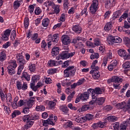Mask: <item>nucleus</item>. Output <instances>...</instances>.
Instances as JSON below:
<instances>
[{
    "mask_svg": "<svg viewBox=\"0 0 130 130\" xmlns=\"http://www.w3.org/2000/svg\"><path fill=\"white\" fill-rule=\"evenodd\" d=\"M39 118V116L38 114H28L24 115L21 118L22 121L26 122V124L22 127V130H27L30 128L34 124V121L32 120H37Z\"/></svg>",
    "mask_w": 130,
    "mask_h": 130,
    "instance_id": "f257e3e1",
    "label": "nucleus"
},
{
    "mask_svg": "<svg viewBox=\"0 0 130 130\" xmlns=\"http://www.w3.org/2000/svg\"><path fill=\"white\" fill-rule=\"evenodd\" d=\"M59 40V35L58 34H50L47 39L48 48L51 47V45H55Z\"/></svg>",
    "mask_w": 130,
    "mask_h": 130,
    "instance_id": "f03ea898",
    "label": "nucleus"
},
{
    "mask_svg": "<svg viewBox=\"0 0 130 130\" xmlns=\"http://www.w3.org/2000/svg\"><path fill=\"white\" fill-rule=\"evenodd\" d=\"M123 79L120 76H113L112 79L108 80V84H110L111 83H114L113 87L115 89H117L118 86L121 83H122Z\"/></svg>",
    "mask_w": 130,
    "mask_h": 130,
    "instance_id": "7ed1b4c3",
    "label": "nucleus"
},
{
    "mask_svg": "<svg viewBox=\"0 0 130 130\" xmlns=\"http://www.w3.org/2000/svg\"><path fill=\"white\" fill-rule=\"evenodd\" d=\"M75 66H69L63 71V77L64 78H71L76 75V69Z\"/></svg>",
    "mask_w": 130,
    "mask_h": 130,
    "instance_id": "20e7f679",
    "label": "nucleus"
},
{
    "mask_svg": "<svg viewBox=\"0 0 130 130\" xmlns=\"http://www.w3.org/2000/svg\"><path fill=\"white\" fill-rule=\"evenodd\" d=\"M99 9V0H92V3L89 7V13L91 15H96Z\"/></svg>",
    "mask_w": 130,
    "mask_h": 130,
    "instance_id": "39448f33",
    "label": "nucleus"
},
{
    "mask_svg": "<svg viewBox=\"0 0 130 130\" xmlns=\"http://www.w3.org/2000/svg\"><path fill=\"white\" fill-rule=\"evenodd\" d=\"M74 54H76V52H69L68 51H64L59 54L58 57L60 59H68L73 57Z\"/></svg>",
    "mask_w": 130,
    "mask_h": 130,
    "instance_id": "423d86ee",
    "label": "nucleus"
},
{
    "mask_svg": "<svg viewBox=\"0 0 130 130\" xmlns=\"http://www.w3.org/2000/svg\"><path fill=\"white\" fill-rule=\"evenodd\" d=\"M122 41V40L119 37L110 36L107 38V42L110 45L113 44V43H121Z\"/></svg>",
    "mask_w": 130,
    "mask_h": 130,
    "instance_id": "0eeeda50",
    "label": "nucleus"
},
{
    "mask_svg": "<svg viewBox=\"0 0 130 130\" xmlns=\"http://www.w3.org/2000/svg\"><path fill=\"white\" fill-rule=\"evenodd\" d=\"M86 45L87 46H90V47L94 48L96 46H100L101 45V41H100V39H95L94 40V43L88 41L86 42Z\"/></svg>",
    "mask_w": 130,
    "mask_h": 130,
    "instance_id": "6e6552de",
    "label": "nucleus"
},
{
    "mask_svg": "<svg viewBox=\"0 0 130 130\" xmlns=\"http://www.w3.org/2000/svg\"><path fill=\"white\" fill-rule=\"evenodd\" d=\"M90 74L92 75V78H93L95 80H98V79L100 78L99 67H96L95 69H92L90 72Z\"/></svg>",
    "mask_w": 130,
    "mask_h": 130,
    "instance_id": "1a4fd4ad",
    "label": "nucleus"
},
{
    "mask_svg": "<svg viewBox=\"0 0 130 130\" xmlns=\"http://www.w3.org/2000/svg\"><path fill=\"white\" fill-rule=\"evenodd\" d=\"M88 91L89 92V93L92 92L96 95H100L101 94H103V92H104V89L101 88L100 87H95L94 88V89L89 88Z\"/></svg>",
    "mask_w": 130,
    "mask_h": 130,
    "instance_id": "9d476101",
    "label": "nucleus"
},
{
    "mask_svg": "<svg viewBox=\"0 0 130 130\" xmlns=\"http://www.w3.org/2000/svg\"><path fill=\"white\" fill-rule=\"evenodd\" d=\"M117 68V60H112L108 66V70L111 72Z\"/></svg>",
    "mask_w": 130,
    "mask_h": 130,
    "instance_id": "9b49d317",
    "label": "nucleus"
},
{
    "mask_svg": "<svg viewBox=\"0 0 130 130\" xmlns=\"http://www.w3.org/2000/svg\"><path fill=\"white\" fill-rule=\"evenodd\" d=\"M90 94H91V92L89 91V89H87V91L80 94V96L81 97V100H83V101L88 100L89 97H90Z\"/></svg>",
    "mask_w": 130,
    "mask_h": 130,
    "instance_id": "f8f14e48",
    "label": "nucleus"
},
{
    "mask_svg": "<svg viewBox=\"0 0 130 130\" xmlns=\"http://www.w3.org/2000/svg\"><path fill=\"white\" fill-rule=\"evenodd\" d=\"M59 109L60 111L63 113V114H64L65 115H68V113H69V108H68V107L66 105H62L61 106H60Z\"/></svg>",
    "mask_w": 130,
    "mask_h": 130,
    "instance_id": "ddd939ff",
    "label": "nucleus"
},
{
    "mask_svg": "<svg viewBox=\"0 0 130 130\" xmlns=\"http://www.w3.org/2000/svg\"><path fill=\"white\" fill-rule=\"evenodd\" d=\"M62 42L64 45H69L71 43V39L68 36H62Z\"/></svg>",
    "mask_w": 130,
    "mask_h": 130,
    "instance_id": "4468645a",
    "label": "nucleus"
},
{
    "mask_svg": "<svg viewBox=\"0 0 130 130\" xmlns=\"http://www.w3.org/2000/svg\"><path fill=\"white\" fill-rule=\"evenodd\" d=\"M22 76L21 77V79L22 80H24L25 81H26L27 82H29L30 80H31V77L30 76V75L28 74V73L26 72H23L22 73Z\"/></svg>",
    "mask_w": 130,
    "mask_h": 130,
    "instance_id": "2eb2a0df",
    "label": "nucleus"
},
{
    "mask_svg": "<svg viewBox=\"0 0 130 130\" xmlns=\"http://www.w3.org/2000/svg\"><path fill=\"white\" fill-rule=\"evenodd\" d=\"M104 126H105V125L103 124V122H101L94 123L92 125V127L93 128V129H97V128H99V127L101 128H103Z\"/></svg>",
    "mask_w": 130,
    "mask_h": 130,
    "instance_id": "dca6fc26",
    "label": "nucleus"
},
{
    "mask_svg": "<svg viewBox=\"0 0 130 130\" xmlns=\"http://www.w3.org/2000/svg\"><path fill=\"white\" fill-rule=\"evenodd\" d=\"M117 106L119 107V109H123V111H124V112H126L129 109V105H124L123 104H118Z\"/></svg>",
    "mask_w": 130,
    "mask_h": 130,
    "instance_id": "f3484780",
    "label": "nucleus"
},
{
    "mask_svg": "<svg viewBox=\"0 0 130 130\" xmlns=\"http://www.w3.org/2000/svg\"><path fill=\"white\" fill-rule=\"evenodd\" d=\"M47 64H48V67H50V68H53V67H57V66H58V63H57V61L50 59L48 61Z\"/></svg>",
    "mask_w": 130,
    "mask_h": 130,
    "instance_id": "a211bd4d",
    "label": "nucleus"
},
{
    "mask_svg": "<svg viewBox=\"0 0 130 130\" xmlns=\"http://www.w3.org/2000/svg\"><path fill=\"white\" fill-rule=\"evenodd\" d=\"M22 4H23L22 0L15 1L13 3V8H14L15 10H18L19 7H21V5H22Z\"/></svg>",
    "mask_w": 130,
    "mask_h": 130,
    "instance_id": "6ab92c4d",
    "label": "nucleus"
},
{
    "mask_svg": "<svg viewBox=\"0 0 130 130\" xmlns=\"http://www.w3.org/2000/svg\"><path fill=\"white\" fill-rule=\"evenodd\" d=\"M59 48L57 47H54L52 49L51 54L52 56H56L57 54H59Z\"/></svg>",
    "mask_w": 130,
    "mask_h": 130,
    "instance_id": "aec40b11",
    "label": "nucleus"
},
{
    "mask_svg": "<svg viewBox=\"0 0 130 130\" xmlns=\"http://www.w3.org/2000/svg\"><path fill=\"white\" fill-rule=\"evenodd\" d=\"M72 30L76 33H81L82 32V27L79 25H75L73 26Z\"/></svg>",
    "mask_w": 130,
    "mask_h": 130,
    "instance_id": "412c9836",
    "label": "nucleus"
},
{
    "mask_svg": "<svg viewBox=\"0 0 130 130\" xmlns=\"http://www.w3.org/2000/svg\"><path fill=\"white\" fill-rule=\"evenodd\" d=\"M56 100H55L52 101H50L48 104V106L50 109L53 110L55 108V106L56 105Z\"/></svg>",
    "mask_w": 130,
    "mask_h": 130,
    "instance_id": "4be33fe9",
    "label": "nucleus"
},
{
    "mask_svg": "<svg viewBox=\"0 0 130 130\" xmlns=\"http://www.w3.org/2000/svg\"><path fill=\"white\" fill-rule=\"evenodd\" d=\"M123 41L125 43V44L128 47H130V39L127 37H125L123 38ZM128 52L130 54V48L127 49Z\"/></svg>",
    "mask_w": 130,
    "mask_h": 130,
    "instance_id": "5701e85b",
    "label": "nucleus"
},
{
    "mask_svg": "<svg viewBox=\"0 0 130 130\" xmlns=\"http://www.w3.org/2000/svg\"><path fill=\"white\" fill-rule=\"evenodd\" d=\"M48 124H50V125L54 126V122L50 121L49 119H47V120H44L43 121V126H48Z\"/></svg>",
    "mask_w": 130,
    "mask_h": 130,
    "instance_id": "b1692460",
    "label": "nucleus"
},
{
    "mask_svg": "<svg viewBox=\"0 0 130 130\" xmlns=\"http://www.w3.org/2000/svg\"><path fill=\"white\" fill-rule=\"evenodd\" d=\"M126 51L124 49H120L118 51V55H119V56H121V57H125V55H126Z\"/></svg>",
    "mask_w": 130,
    "mask_h": 130,
    "instance_id": "393cba45",
    "label": "nucleus"
},
{
    "mask_svg": "<svg viewBox=\"0 0 130 130\" xmlns=\"http://www.w3.org/2000/svg\"><path fill=\"white\" fill-rule=\"evenodd\" d=\"M112 22H107L104 27V30L106 31V32H108L110 31L111 29H112Z\"/></svg>",
    "mask_w": 130,
    "mask_h": 130,
    "instance_id": "a878e982",
    "label": "nucleus"
},
{
    "mask_svg": "<svg viewBox=\"0 0 130 130\" xmlns=\"http://www.w3.org/2000/svg\"><path fill=\"white\" fill-rule=\"evenodd\" d=\"M44 5L46 8H49V7H53L54 6V2L51 0H47L44 3Z\"/></svg>",
    "mask_w": 130,
    "mask_h": 130,
    "instance_id": "bb28decb",
    "label": "nucleus"
},
{
    "mask_svg": "<svg viewBox=\"0 0 130 130\" xmlns=\"http://www.w3.org/2000/svg\"><path fill=\"white\" fill-rule=\"evenodd\" d=\"M60 6L59 5H56L54 4V5L53 6V8L54 9V13L57 15L58 14H59L60 12Z\"/></svg>",
    "mask_w": 130,
    "mask_h": 130,
    "instance_id": "cd10ccee",
    "label": "nucleus"
},
{
    "mask_svg": "<svg viewBox=\"0 0 130 130\" xmlns=\"http://www.w3.org/2000/svg\"><path fill=\"white\" fill-rule=\"evenodd\" d=\"M117 117H115V116H109L107 117V120L110 122H114L117 121Z\"/></svg>",
    "mask_w": 130,
    "mask_h": 130,
    "instance_id": "c85d7f7f",
    "label": "nucleus"
},
{
    "mask_svg": "<svg viewBox=\"0 0 130 130\" xmlns=\"http://www.w3.org/2000/svg\"><path fill=\"white\" fill-rule=\"evenodd\" d=\"M36 98V96H33L28 99L27 100V105H29V106L33 105V104L34 103V102H35Z\"/></svg>",
    "mask_w": 130,
    "mask_h": 130,
    "instance_id": "c756f323",
    "label": "nucleus"
},
{
    "mask_svg": "<svg viewBox=\"0 0 130 130\" xmlns=\"http://www.w3.org/2000/svg\"><path fill=\"white\" fill-rule=\"evenodd\" d=\"M7 59V54L5 51L0 52V61H5Z\"/></svg>",
    "mask_w": 130,
    "mask_h": 130,
    "instance_id": "7c9ffc66",
    "label": "nucleus"
},
{
    "mask_svg": "<svg viewBox=\"0 0 130 130\" xmlns=\"http://www.w3.org/2000/svg\"><path fill=\"white\" fill-rule=\"evenodd\" d=\"M83 117L84 118V121L86 122V120H92L94 118V115L91 114H87Z\"/></svg>",
    "mask_w": 130,
    "mask_h": 130,
    "instance_id": "2f4dec72",
    "label": "nucleus"
},
{
    "mask_svg": "<svg viewBox=\"0 0 130 130\" xmlns=\"http://www.w3.org/2000/svg\"><path fill=\"white\" fill-rule=\"evenodd\" d=\"M29 18L28 17H25L24 19V26L25 29H28V27H29Z\"/></svg>",
    "mask_w": 130,
    "mask_h": 130,
    "instance_id": "473e14b6",
    "label": "nucleus"
},
{
    "mask_svg": "<svg viewBox=\"0 0 130 130\" xmlns=\"http://www.w3.org/2000/svg\"><path fill=\"white\" fill-rule=\"evenodd\" d=\"M28 69L31 73H34L36 70V66H35V64L30 63L28 64Z\"/></svg>",
    "mask_w": 130,
    "mask_h": 130,
    "instance_id": "72a5a7b5",
    "label": "nucleus"
},
{
    "mask_svg": "<svg viewBox=\"0 0 130 130\" xmlns=\"http://www.w3.org/2000/svg\"><path fill=\"white\" fill-rule=\"evenodd\" d=\"M80 109L81 111H86V110H90L91 107L90 106V105H85L82 106Z\"/></svg>",
    "mask_w": 130,
    "mask_h": 130,
    "instance_id": "f704fd0d",
    "label": "nucleus"
},
{
    "mask_svg": "<svg viewBox=\"0 0 130 130\" xmlns=\"http://www.w3.org/2000/svg\"><path fill=\"white\" fill-rule=\"evenodd\" d=\"M42 24L43 27H47L49 24V19L48 18L43 19Z\"/></svg>",
    "mask_w": 130,
    "mask_h": 130,
    "instance_id": "c9c22d12",
    "label": "nucleus"
},
{
    "mask_svg": "<svg viewBox=\"0 0 130 130\" xmlns=\"http://www.w3.org/2000/svg\"><path fill=\"white\" fill-rule=\"evenodd\" d=\"M96 102L99 105H102L105 102V98L100 97L98 98Z\"/></svg>",
    "mask_w": 130,
    "mask_h": 130,
    "instance_id": "e433bc0d",
    "label": "nucleus"
},
{
    "mask_svg": "<svg viewBox=\"0 0 130 130\" xmlns=\"http://www.w3.org/2000/svg\"><path fill=\"white\" fill-rule=\"evenodd\" d=\"M40 80V75H34L31 77V82H35V83H37L38 81Z\"/></svg>",
    "mask_w": 130,
    "mask_h": 130,
    "instance_id": "4c0bfd02",
    "label": "nucleus"
},
{
    "mask_svg": "<svg viewBox=\"0 0 130 130\" xmlns=\"http://www.w3.org/2000/svg\"><path fill=\"white\" fill-rule=\"evenodd\" d=\"M7 69H8V74L11 76L14 75L15 73H16V71H15V69L12 68L11 67H8Z\"/></svg>",
    "mask_w": 130,
    "mask_h": 130,
    "instance_id": "58836bf2",
    "label": "nucleus"
},
{
    "mask_svg": "<svg viewBox=\"0 0 130 130\" xmlns=\"http://www.w3.org/2000/svg\"><path fill=\"white\" fill-rule=\"evenodd\" d=\"M8 67H11L12 69L17 68V61L15 60H12L10 62V65Z\"/></svg>",
    "mask_w": 130,
    "mask_h": 130,
    "instance_id": "ea45409f",
    "label": "nucleus"
},
{
    "mask_svg": "<svg viewBox=\"0 0 130 130\" xmlns=\"http://www.w3.org/2000/svg\"><path fill=\"white\" fill-rule=\"evenodd\" d=\"M69 5H70V3H69V0H64L63 7L65 11H68V10H69Z\"/></svg>",
    "mask_w": 130,
    "mask_h": 130,
    "instance_id": "a19ab883",
    "label": "nucleus"
},
{
    "mask_svg": "<svg viewBox=\"0 0 130 130\" xmlns=\"http://www.w3.org/2000/svg\"><path fill=\"white\" fill-rule=\"evenodd\" d=\"M75 121H76V122H78V123H84L85 122L84 117L76 118Z\"/></svg>",
    "mask_w": 130,
    "mask_h": 130,
    "instance_id": "79ce46f5",
    "label": "nucleus"
},
{
    "mask_svg": "<svg viewBox=\"0 0 130 130\" xmlns=\"http://www.w3.org/2000/svg\"><path fill=\"white\" fill-rule=\"evenodd\" d=\"M47 73L49 75H53L57 73V69L54 68L48 70Z\"/></svg>",
    "mask_w": 130,
    "mask_h": 130,
    "instance_id": "37998d69",
    "label": "nucleus"
},
{
    "mask_svg": "<svg viewBox=\"0 0 130 130\" xmlns=\"http://www.w3.org/2000/svg\"><path fill=\"white\" fill-rule=\"evenodd\" d=\"M16 36H17V33L16 32V30H12L11 32V37H10L11 40H12V41H14Z\"/></svg>",
    "mask_w": 130,
    "mask_h": 130,
    "instance_id": "c03bdc74",
    "label": "nucleus"
},
{
    "mask_svg": "<svg viewBox=\"0 0 130 130\" xmlns=\"http://www.w3.org/2000/svg\"><path fill=\"white\" fill-rule=\"evenodd\" d=\"M36 110L37 111H44L45 110V107L44 106H37L36 107Z\"/></svg>",
    "mask_w": 130,
    "mask_h": 130,
    "instance_id": "a18cd8bd",
    "label": "nucleus"
},
{
    "mask_svg": "<svg viewBox=\"0 0 130 130\" xmlns=\"http://www.w3.org/2000/svg\"><path fill=\"white\" fill-rule=\"evenodd\" d=\"M18 62L19 63V67H23V68H25V64L27 63V61H26L25 59H22V60L18 61Z\"/></svg>",
    "mask_w": 130,
    "mask_h": 130,
    "instance_id": "49530a36",
    "label": "nucleus"
},
{
    "mask_svg": "<svg viewBox=\"0 0 130 130\" xmlns=\"http://www.w3.org/2000/svg\"><path fill=\"white\" fill-rule=\"evenodd\" d=\"M59 20L60 22H61V23H63L66 21V14L65 13H62L60 16V18L59 19Z\"/></svg>",
    "mask_w": 130,
    "mask_h": 130,
    "instance_id": "de8ad7c7",
    "label": "nucleus"
},
{
    "mask_svg": "<svg viewBox=\"0 0 130 130\" xmlns=\"http://www.w3.org/2000/svg\"><path fill=\"white\" fill-rule=\"evenodd\" d=\"M123 69H129L130 68V61H127L122 64Z\"/></svg>",
    "mask_w": 130,
    "mask_h": 130,
    "instance_id": "09e8293b",
    "label": "nucleus"
},
{
    "mask_svg": "<svg viewBox=\"0 0 130 130\" xmlns=\"http://www.w3.org/2000/svg\"><path fill=\"white\" fill-rule=\"evenodd\" d=\"M42 12V10L41 9H40L39 7H36V9L35 10V15H37V16H38V15H40L41 13Z\"/></svg>",
    "mask_w": 130,
    "mask_h": 130,
    "instance_id": "8fccbe9b",
    "label": "nucleus"
},
{
    "mask_svg": "<svg viewBox=\"0 0 130 130\" xmlns=\"http://www.w3.org/2000/svg\"><path fill=\"white\" fill-rule=\"evenodd\" d=\"M121 15V11L120 10L116 11L113 13V16L117 18H119V16Z\"/></svg>",
    "mask_w": 130,
    "mask_h": 130,
    "instance_id": "3c124183",
    "label": "nucleus"
},
{
    "mask_svg": "<svg viewBox=\"0 0 130 130\" xmlns=\"http://www.w3.org/2000/svg\"><path fill=\"white\" fill-rule=\"evenodd\" d=\"M96 63H98V60H95L92 62V65L91 66V68L92 70L95 69L96 68H99L98 66H96Z\"/></svg>",
    "mask_w": 130,
    "mask_h": 130,
    "instance_id": "603ef678",
    "label": "nucleus"
},
{
    "mask_svg": "<svg viewBox=\"0 0 130 130\" xmlns=\"http://www.w3.org/2000/svg\"><path fill=\"white\" fill-rule=\"evenodd\" d=\"M16 58H17V61L18 62L20 60H22L24 59V57L23 56V55L22 54L19 53V54H17V55H16Z\"/></svg>",
    "mask_w": 130,
    "mask_h": 130,
    "instance_id": "864d4df0",
    "label": "nucleus"
},
{
    "mask_svg": "<svg viewBox=\"0 0 130 130\" xmlns=\"http://www.w3.org/2000/svg\"><path fill=\"white\" fill-rule=\"evenodd\" d=\"M41 48H43L44 49H46V46H47V43H46V42H45V40H43L42 41L41 43Z\"/></svg>",
    "mask_w": 130,
    "mask_h": 130,
    "instance_id": "5fc2aeb1",
    "label": "nucleus"
},
{
    "mask_svg": "<svg viewBox=\"0 0 130 130\" xmlns=\"http://www.w3.org/2000/svg\"><path fill=\"white\" fill-rule=\"evenodd\" d=\"M91 98L92 100H94L97 102V101L98 100V98H97L98 94H96V93H94L93 92H91Z\"/></svg>",
    "mask_w": 130,
    "mask_h": 130,
    "instance_id": "6e6d98bb",
    "label": "nucleus"
},
{
    "mask_svg": "<svg viewBox=\"0 0 130 130\" xmlns=\"http://www.w3.org/2000/svg\"><path fill=\"white\" fill-rule=\"evenodd\" d=\"M70 66V60H67L65 61L63 64H62V68H68V67H69Z\"/></svg>",
    "mask_w": 130,
    "mask_h": 130,
    "instance_id": "4d7b16f0",
    "label": "nucleus"
},
{
    "mask_svg": "<svg viewBox=\"0 0 130 130\" xmlns=\"http://www.w3.org/2000/svg\"><path fill=\"white\" fill-rule=\"evenodd\" d=\"M16 86L18 90H22V82L20 81H17L16 82Z\"/></svg>",
    "mask_w": 130,
    "mask_h": 130,
    "instance_id": "13d9d810",
    "label": "nucleus"
},
{
    "mask_svg": "<svg viewBox=\"0 0 130 130\" xmlns=\"http://www.w3.org/2000/svg\"><path fill=\"white\" fill-rule=\"evenodd\" d=\"M39 36L38 33H36V34H33L31 38V40H32V41H35V40L38 39Z\"/></svg>",
    "mask_w": 130,
    "mask_h": 130,
    "instance_id": "bf43d9fd",
    "label": "nucleus"
},
{
    "mask_svg": "<svg viewBox=\"0 0 130 130\" xmlns=\"http://www.w3.org/2000/svg\"><path fill=\"white\" fill-rule=\"evenodd\" d=\"M114 129L115 130H119V122H115L113 124Z\"/></svg>",
    "mask_w": 130,
    "mask_h": 130,
    "instance_id": "052dcab7",
    "label": "nucleus"
},
{
    "mask_svg": "<svg viewBox=\"0 0 130 130\" xmlns=\"http://www.w3.org/2000/svg\"><path fill=\"white\" fill-rule=\"evenodd\" d=\"M107 55L108 58H110V59H111L112 58V51L111 50H109L107 52Z\"/></svg>",
    "mask_w": 130,
    "mask_h": 130,
    "instance_id": "680f3d73",
    "label": "nucleus"
},
{
    "mask_svg": "<svg viewBox=\"0 0 130 130\" xmlns=\"http://www.w3.org/2000/svg\"><path fill=\"white\" fill-rule=\"evenodd\" d=\"M108 61V58L105 57L103 59V63L102 64V66L103 67H106V64H107V62Z\"/></svg>",
    "mask_w": 130,
    "mask_h": 130,
    "instance_id": "e2e57ef3",
    "label": "nucleus"
},
{
    "mask_svg": "<svg viewBox=\"0 0 130 130\" xmlns=\"http://www.w3.org/2000/svg\"><path fill=\"white\" fill-rule=\"evenodd\" d=\"M121 17L123 20H125V19L128 18V13H127V11H125V13L121 16Z\"/></svg>",
    "mask_w": 130,
    "mask_h": 130,
    "instance_id": "0e129e2a",
    "label": "nucleus"
},
{
    "mask_svg": "<svg viewBox=\"0 0 130 130\" xmlns=\"http://www.w3.org/2000/svg\"><path fill=\"white\" fill-rule=\"evenodd\" d=\"M10 46H11V42L8 41L7 43L3 44V48L7 49V48H8V47Z\"/></svg>",
    "mask_w": 130,
    "mask_h": 130,
    "instance_id": "69168bd1",
    "label": "nucleus"
},
{
    "mask_svg": "<svg viewBox=\"0 0 130 130\" xmlns=\"http://www.w3.org/2000/svg\"><path fill=\"white\" fill-rule=\"evenodd\" d=\"M12 94H11V93H9L7 95H6V100L10 102H12Z\"/></svg>",
    "mask_w": 130,
    "mask_h": 130,
    "instance_id": "338daca9",
    "label": "nucleus"
},
{
    "mask_svg": "<svg viewBox=\"0 0 130 130\" xmlns=\"http://www.w3.org/2000/svg\"><path fill=\"white\" fill-rule=\"evenodd\" d=\"M124 28H126V29H128L130 28V22L125 21L124 22Z\"/></svg>",
    "mask_w": 130,
    "mask_h": 130,
    "instance_id": "774afa93",
    "label": "nucleus"
}]
</instances>
